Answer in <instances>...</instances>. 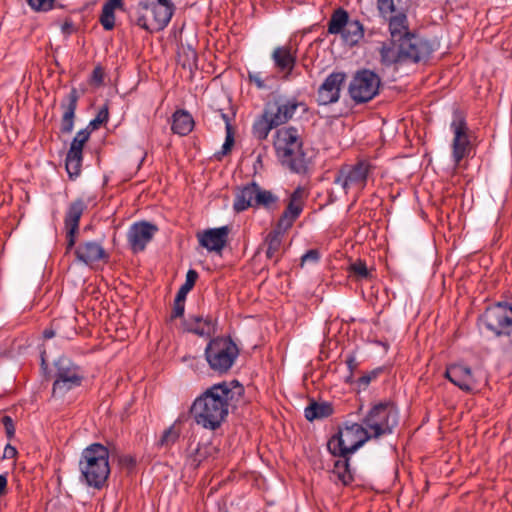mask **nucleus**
<instances>
[{"label": "nucleus", "mask_w": 512, "mask_h": 512, "mask_svg": "<svg viewBox=\"0 0 512 512\" xmlns=\"http://www.w3.org/2000/svg\"><path fill=\"white\" fill-rule=\"evenodd\" d=\"M244 392L236 379L215 383L193 401L190 413L198 425L214 431L226 420L231 402H237Z\"/></svg>", "instance_id": "nucleus-1"}, {"label": "nucleus", "mask_w": 512, "mask_h": 512, "mask_svg": "<svg viewBox=\"0 0 512 512\" xmlns=\"http://www.w3.org/2000/svg\"><path fill=\"white\" fill-rule=\"evenodd\" d=\"M273 148L279 163L290 172L304 175L308 172V161L300 130L295 126H284L275 131Z\"/></svg>", "instance_id": "nucleus-2"}, {"label": "nucleus", "mask_w": 512, "mask_h": 512, "mask_svg": "<svg viewBox=\"0 0 512 512\" xmlns=\"http://www.w3.org/2000/svg\"><path fill=\"white\" fill-rule=\"evenodd\" d=\"M109 456V448L102 443L94 442L85 447L78 462L80 482L98 491L107 487L111 474Z\"/></svg>", "instance_id": "nucleus-3"}, {"label": "nucleus", "mask_w": 512, "mask_h": 512, "mask_svg": "<svg viewBox=\"0 0 512 512\" xmlns=\"http://www.w3.org/2000/svg\"><path fill=\"white\" fill-rule=\"evenodd\" d=\"M174 10L171 0H143L130 12L129 20L150 33L159 32L169 24Z\"/></svg>", "instance_id": "nucleus-4"}, {"label": "nucleus", "mask_w": 512, "mask_h": 512, "mask_svg": "<svg viewBox=\"0 0 512 512\" xmlns=\"http://www.w3.org/2000/svg\"><path fill=\"white\" fill-rule=\"evenodd\" d=\"M370 439V432L363 423L345 422L343 426H338V431L329 438L327 450L332 456L352 455Z\"/></svg>", "instance_id": "nucleus-5"}, {"label": "nucleus", "mask_w": 512, "mask_h": 512, "mask_svg": "<svg viewBox=\"0 0 512 512\" xmlns=\"http://www.w3.org/2000/svg\"><path fill=\"white\" fill-rule=\"evenodd\" d=\"M372 439L394 432L399 424V411L393 401L385 400L372 404L362 419Z\"/></svg>", "instance_id": "nucleus-6"}, {"label": "nucleus", "mask_w": 512, "mask_h": 512, "mask_svg": "<svg viewBox=\"0 0 512 512\" xmlns=\"http://www.w3.org/2000/svg\"><path fill=\"white\" fill-rule=\"evenodd\" d=\"M240 349L230 336H217L209 340L204 356L209 368L218 376L227 374L235 364Z\"/></svg>", "instance_id": "nucleus-7"}, {"label": "nucleus", "mask_w": 512, "mask_h": 512, "mask_svg": "<svg viewBox=\"0 0 512 512\" xmlns=\"http://www.w3.org/2000/svg\"><path fill=\"white\" fill-rule=\"evenodd\" d=\"M477 325L496 338L512 335V302L497 301L488 305L477 318Z\"/></svg>", "instance_id": "nucleus-8"}, {"label": "nucleus", "mask_w": 512, "mask_h": 512, "mask_svg": "<svg viewBox=\"0 0 512 512\" xmlns=\"http://www.w3.org/2000/svg\"><path fill=\"white\" fill-rule=\"evenodd\" d=\"M55 372L52 385L53 397H64L80 387L85 379L84 370L70 358L61 356L54 362Z\"/></svg>", "instance_id": "nucleus-9"}, {"label": "nucleus", "mask_w": 512, "mask_h": 512, "mask_svg": "<svg viewBox=\"0 0 512 512\" xmlns=\"http://www.w3.org/2000/svg\"><path fill=\"white\" fill-rule=\"evenodd\" d=\"M374 168L372 163L366 159H360L353 164H343L335 174L334 183L339 184L345 194H348L351 188L362 191Z\"/></svg>", "instance_id": "nucleus-10"}, {"label": "nucleus", "mask_w": 512, "mask_h": 512, "mask_svg": "<svg viewBox=\"0 0 512 512\" xmlns=\"http://www.w3.org/2000/svg\"><path fill=\"white\" fill-rule=\"evenodd\" d=\"M380 87V76L370 69L363 68L354 74L348 93L356 104H363L375 98L379 94Z\"/></svg>", "instance_id": "nucleus-11"}, {"label": "nucleus", "mask_w": 512, "mask_h": 512, "mask_svg": "<svg viewBox=\"0 0 512 512\" xmlns=\"http://www.w3.org/2000/svg\"><path fill=\"white\" fill-rule=\"evenodd\" d=\"M450 129L454 134L451 145L452 159L455 167H458L461 161L470 155L472 150L471 131L466 121V114L462 110L455 109L453 111Z\"/></svg>", "instance_id": "nucleus-12"}, {"label": "nucleus", "mask_w": 512, "mask_h": 512, "mask_svg": "<svg viewBox=\"0 0 512 512\" xmlns=\"http://www.w3.org/2000/svg\"><path fill=\"white\" fill-rule=\"evenodd\" d=\"M398 46L401 48L404 62L419 63L427 61L437 49L438 44L435 40L426 39L411 33L398 42Z\"/></svg>", "instance_id": "nucleus-13"}, {"label": "nucleus", "mask_w": 512, "mask_h": 512, "mask_svg": "<svg viewBox=\"0 0 512 512\" xmlns=\"http://www.w3.org/2000/svg\"><path fill=\"white\" fill-rule=\"evenodd\" d=\"M86 209V202L82 198H77L69 204L66 210L64 217V227L66 230V253H69L76 244L80 219Z\"/></svg>", "instance_id": "nucleus-14"}, {"label": "nucleus", "mask_w": 512, "mask_h": 512, "mask_svg": "<svg viewBox=\"0 0 512 512\" xmlns=\"http://www.w3.org/2000/svg\"><path fill=\"white\" fill-rule=\"evenodd\" d=\"M307 197L308 193L304 187L298 186L294 189L289 196L287 206L276 223L281 229H290L293 226L303 212Z\"/></svg>", "instance_id": "nucleus-15"}, {"label": "nucleus", "mask_w": 512, "mask_h": 512, "mask_svg": "<svg viewBox=\"0 0 512 512\" xmlns=\"http://www.w3.org/2000/svg\"><path fill=\"white\" fill-rule=\"evenodd\" d=\"M74 248L76 261L85 265L91 266L96 262L107 264L110 261V254L104 249L102 242L84 240Z\"/></svg>", "instance_id": "nucleus-16"}, {"label": "nucleus", "mask_w": 512, "mask_h": 512, "mask_svg": "<svg viewBox=\"0 0 512 512\" xmlns=\"http://www.w3.org/2000/svg\"><path fill=\"white\" fill-rule=\"evenodd\" d=\"M230 232L231 228L225 225L197 232L196 237L201 247L205 248L208 252H215L221 255L229 242Z\"/></svg>", "instance_id": "nucleus-17"}, {"label": "nucleus", "mask_w": 512, "mask_h": 512, "mask_svg": "<svg viewBox=\"0 0 512 512\" xmlns=\"http://www.w3.org/2000/svg\"><path fill=\"white\" fill-rule=\"evenodd\" d=\"M157 231L158 227L150 222L138 221L133 223L127 232V240L132 252L144 251Z\"/></svg>", "instance_id": "nucleus-18"}, {"label": "nucleus", "mask_w": 512, "mask_h": 512, "mask_svg": "<svg viewBox=\"0 0 512 512\" xmlns=\"http://www.w3.org/2000/svg\"><path fill=\"white\" fill-rule=\"evenodd\" d=\"M297 48L290 42L274 48L271 58L275 69L283 74L284 80H289L297 64Z\"/></svg>", "instance_id": "nucleus-19"}, {"label": "nucleus", "mask_w": 512, "mask_h": 512, "mask_svg": "<svg viewBox=\"0 0 512 512\" xmlns=\"http://www.w3.org/2000/svg\"><path fill=\"white\" fill-rule=\"evenodd\" d=\"M346 80L344 72H332L317 90V103L319 105H329L338 102L341 93V87Z\"/></svg>", "instance_id": "nucleus-20"}, {"label": "nucleus", "mask_w": 512, "mask_h": 512, "mask_svg": "<svg viewBox=\"0 0 512 512\" xmlns=\"http://www.w3.org/2000/svg\"><path fill=\"white\" fill-rule=\"evenodd\" d=\"M444 377L464 392H471L476 385L472 369L464 363L448 365Z\"/></svg>", "instance_id": "nucleus-21"}, {"label": "nucleus", "mask_w": 512, "mask_h": 512, "mask_svg": "<svg viewBox=\"0 0 512 512\" xmlns=\"http://www.w3.org/2000/svg\"><path fill=\"white\" fill-rule=\"evenodd\" d=\"M79 99V92L75 87H73L60 103V108L63 111L60 123V132L62 134H69L74 128L76 109Z\"/></svg>", "instance_id": "nucleus-22"}, {"label": "nucleus", "mask_w": 512, "mask_h": 512, "mask_svg": "<svg viewBox=\"0 0 512 512\" xmlns=\"http://www.w3.org/2000/svg\"><path fill=\"white\" fill-rule=\"evenodd\" d=\"M301 105L296 98L288 99L285 102L275 101L274 106L276 110L272 108L270 103V117L277 127L288 123L294 116L297 108Z\"/></svg>", "instance_id": "nucleus-23"}, {"label": "nucleus", "mask_w": 512, "mask_h": 512, "mask_svg": "<svg viewBox=\"0 0 512 512\" xmlns=\"http://www.w3.org/2000/svg\"><path fill=\"white\" fill-rule=\"evenodd\" d=\"M258 184L252 181L235 189V197L233 202V210L236 213L246 211L248 208H254Z\"/></svg>", "instance_id": "nucleus-24"}, {"label": "nucleus", "mask_w": 512, "mask_h": 512, "mask_svg": "<svg viewBox=\"0 0 512 512\" xmlns=\"http://www.w3.org/2000/svg\"><path fill=\"white\" fill-rule=\"evenodd\" d=\"M408 11H402L388 15V29L390 39L400 42L412 32L409 30V22L407 18Z\"/></svg>", "instance_id": "nucleus-25"}, {"label": "nucleus", "mask_w": 512, "mask_h": 512, "mask_svg": "<svg viewBox=\"0 0 512 512\" xmlns=\"http://www.w3.org/2000/svg\"><path fill=\"white\" fill-rule=\"evenodd\" d=\"M274 128H277V126L270 117V103H267L262 114L253 122L252 135L258 141H264L267 139L270 131Z\"/></svg>", "instance_id": "nucleus-26"}, {"label": "nucleus", "mask_w": 512, "mask_h": 512, "mask_svg": "<svg viewBox=\"0 0 512 512\" xmlns=\"http://www.w3.org/2000/svg\"><path fill=\"white\" fill-rule=\"evenodd\" d=\"M287 230L288 229H281L276 224L275 228L267 234V236L264 240V244L267 247L266 252H265L266 257L268 259L275 258L274 264H277L281 259V255L279 254V251L282 246V237Z\"/></svg>", "instance_id": "nucleus-27"}, {"label": "nucleus", "mask_w": 512, "mask_h": 512, "mask_svg": "<svg viewBox=\"0 0 512 512\" xmlns=\"http://www.w3.org/2000/svg\"><path fill=\"white\" fill-rule=\"evenodd\" d=\"M380 62L386 67L394 64L403 63L401 48L398 46V41L389 39L383 42L379 48Z\"/></svg>", "instance_id": "nucleus-28"}, {"label": "nucleus", "mask_w": 512, "mask_h": 512, "mask_svg": "<svg viewBox=\"0 0 512 512\" xmlns=\"http://www.w3.org/2000/svg\"><path fill=\"white\" fill-rule=\"evenodd\" d=\"M194 125V119L188 111L178 109L172 114L171 130L174 134L186 136L193 130Z\"/></svg>", "instance_id": "nucleus-29"}, {"label": "nucleus", "mask_w": 512, "mask_h": 512, "mask_svg": "<svg viewBox=\"0 0 512 512\" xmlns=\"http://www.w3.org/2000/svg\"><path fill=\"white\" fill-rule=\"evenodd\" d=\"M338 459L334 462L332 473L336 475L338 481L343 486L351 485L355 478L350 466L351 455L337 456Z\"/></svg>", "instance_id": "nucleus-30"}, {"label": "nucleus", "mask_w": 512, "mask_h": 512, "mask_svg": "<svg viewBox=\"0 0 512 512\" xmlns=\"http://www.w3.org/2000/svg\"><path fill=\"white\" fill-rule=\"evenodd\" d=\"M334 413L333 405L329 402H316L312 400L304 410L305 418L312 422L318 419L328 418Z\"/></svg>", "instance_id": "nucleus-31"}, {"label": "nucleus", "mask_w": 512, "mask_h": 512, "mask_svg": "<svg viewBox=\"0 0 512 512\" xmlns=\"http://www.w3.org/2000/svg\"><path fill=\"white\" fill-rule=\"evenodd\" d=\"M349 13L343 7L336 8L328 21L327 32L328 34L337 35L344 32L345 26L349 24Z\"/></svg>", "instance_id": "nucleus-32"}, {"label": "nucleus", "mask_w": 512, "mask_h": 512, "mask_svg": "<svg viewBox=\"0 0 512 512\" xmlns=\"http://www.w3.org/2000/svg\"><path fill=\"white\" fill-rule=\"evenodd\" d=\"M364 26L358 19H350L349 24L345 26L341 37L350 47L356 46L364 38Z\"/></svg>", "instance_id": "nucleus-33"}, {"label": "nucleus", "mask_w": 512, "mask_h": 512, "mask_svg": "<svg viewBox=\"0 0 512 512\" xmlns=\"http://www.w3.org/2000/svg\"><path fill=\"white\" fill-rule=\"evenodd\" d=\"M411 0H377L379 15L386 19L388 15L408 11Z\"/></svg>", "instance_id": "nucleus-34"}, {"label": "nucleus", "mask_w": 512, "mask_h": 512, "mask_svg": "<svg viewBox=\"0 0 512 512\" xmlns=\"http://www.w3.org/2000/svg\"><path fill=\"white\" fill-rule=\"evenodd\" d=\"M198 54L197 51L191 46L181 45L177 53V63L183 69H188L190 72L197 69Z\"/></svg>", "instance_id": "nucleus-35"}, {"label": "nucleus", "mask_w": 512, "mask_h": 512, "mask_svg": "<svg viewBox=\"0 0 512 512\" xmlns=\"http://www.w3.org/2000/svg\"><path fill=\"white\" fill-rule=\"evenodd\" d=\"M83 153L68 150L65 158V169L70 180H76L82 171Z\"/></svg>", "instance_id": "nucleus-36"}, {"label": "nucleus", "mask_w": 512, "mask_h": 512, "mask_svg": "<svg viewBox=\"0 0 512 512\" xmlns=\"http://www.w3.org/2000/svg\"><path fill=\"white\" fill-rule=\"evenodd\" d=\"M255 195H256V198L254 201V208L263 207L268 210L276 208V205L278 202V197L276 195H274L271 191L263 190L258 185L257 192Z\"/></svg>", "instance_id": "nucleus-37"}, {"label": "nucleus", "mask_w": 512, "mask_h": 512, "mask_svg": "<svg viewBox=\"0 0 512 512\" xmlns=\"http://www.w3.org/2000/svg\"><path fill=\"white\" fill-rule=\"evenodd\" d=\"M180 437V429L176 427V424H172L170 427L165 429L157 442V446L163 448H171Z\"/></svg>", "instance_id": "nucleus-38"}, {"label": "nucleus", "mask_w": 512, "mask_h": 512, "mask_svg": "<svg viewBox=\"0 0 512 512\" xmlns=\"http://www.w3.org/2000/svg\"><path fill=\"white\" fill-rule=\"evenodd\" d=\"M350 276H353L356 280H367L372 277L371 271L367 268L365 261L358 259L351 263L348 267Z\"/></svg>", "instance_id": "nucleus-39"}, {"label": "nucleus", "mask_w": 512, "mask_h": 512, "mask_svg": "<svg viewBox=\"0 0 512 512\" xmlns=\"http://www.w3.org/2000/svg\"><path fill=\"white\" fill-rule=\"evenodd\" d=\"M109 120V104L106 102L103 104L94 119H92L85 127L91 133L99 129L102 125L106 124Z\"/></svg>", "instance_id": "nucleus-40"}, {"label": "nucleus", "mask_w": 512, "mask_h": 512, "mask_svg": "<svg viewBox=\"0 0 512 512\" xmlns=\"http://www.w3.org/2000/svg\"><path fill=\"white\" fill-rule=\"evenodd\" d=\"M199 277V274L194 269H189L186 274L184 284L179 288L176 297L186 300L187 294L193 289L195 283Z\"/></svg>", "instance_id": "nucleus-41"}, {"label": "nucleus", "mask_w": 512, "mask_h": 512, "mask_svg": "<svg viewBox=\"0 0 512 512\" xmlns=\"http://www.w3.org/2000/svg\"><path fill=\"white\" fill-rule=\"evenodd\" d=\"M91 132L84 128L78 131L70 144V151L83 153V148L90 139Z\"/></svg>", "instance_id": "nucleus-42"}, {"label": "nucleus", "mask_w": 512, "mask_h": 512, "mask_svg": "<svg viewBox=\"0 0 512 512\" xmlns=\"http://www.w3.org/2000/svg\"><path fill=\"white\" fill-rule=\"evenodd\" d=\"M208 456V446H202L200 443H198L197 447L190 453L189 459L195 467H199L200 464L206 460Z\"/></svg>", "instance_id": "nucleus-43"}, {"label": "nucleus", "mask_w": 512, "mask_h": 512, "mask_svg": "<svg viewBox=\"0 0 512 512\" xmlns=\"http://www.w3.org/2000/svg\"><path fill=\"white\" fill-rule=\"evenodd\" d=\"M385 367H377L370 372L365 373L361 377L358 378L357 383L359 387L366 388L371 381L377 379L382 373H384Z\"/></svg>", "instance_id": "nucleus-44"}, {"label": "nucleus", "mask_w": 512, "mask_h": 512, "mask_svg": "<svg viewBox=\"0 0 512 512\" xmlns=\"http://www.w3.org/2000/svg\"><path fill=\"white\" fill-rule=\"evenodd\" d=\"M99 21L106 31L112 30L115 26L114 12L102 7V12Z\"/></svg>", "instance_id": "nucleus-45"}, {"label": "nucleus", "mask_w": 512, "mask_h": 512, "mask_svg": "<svg viewBox=\"0 0 512 512\" xmlns=\"http://www.w3.org/2000/svg\"><path fill=\"white\" fill-rule=\"evenodd\" d=\"M234 132H228L226 133V138H225V142L223 143L222 145V148L220 151H218L217 153H215V157L217 160H221V158L225 155H227L228 153L231 152L232 150V147L234 145Z\"/></svg>", "instance_id": "nucleus-46"}, {"label": "nucleus", "mask_w": 512, "mask_h": 512, "mask_svg": "<svg viewBox=\"0 0 512 512\" xmlns=\"http://www.w3.org/2000/svg\"><path fill=\"white\" fill-rule=\"evenodd\" d=\"M345 363H346V365L348 367V370H349V375L346 378V382L347 383H352L353 382L354 371L359 366V362L357 361V358H356L354 352L349 353L346 356Z\"/></svg>", "instance_id": "nucleus-47"}, {"label": "nucleus", "mask_w": 512, "mask_h": 512, "mask_svg": "<svg viewBox=\"0 0 512 512\" xmlns=\"http://www.w3.org/2000/svg\"><path fill=\"white\" fill-rule=\"evenodd\" d=\"M55 0H27L29 6L35 11H49L53 8Z\"/></svg>", "instance_id": "nucleus-48"}, {"label": "nucleus", "mask_w": 512, "mask_h": 512, "mask_svg": "<svg viewBox=\"0 0 512 512\" xmlns=\"http://www.w3.org/2000/svg\"><path fill=\"white\" fill-rule=\"evenodd\" d=\"M185 311V300L175 296L170 321L183 317Z\"/></svg>", "instance_id": "nucleus-49"}, {"label": "nucleus", "mask_w": 512, "mask_h": 512, "mask_svg": "<svg viewBox=\"0 0 512 512\" xmlns=\"http://www.w3.org/2000/svg\"><path fill=\"white\" fill-rule=\"evenodd\" d=\"M1 423L4 426L5 434L8 440H12L15 437V423L11 416L4 415L1 418Z\"/></svg>", "instance_id": "nucleus-50"}, {"label": "nucleus", "mask_w": 512, "mask_h": 512, "mask_svg": "<svg viewBox=\"0 0 512 512\" xmlns=\"http://www.w3.org/2000/svg\"><path fill=\"white\" fill-rule=\"evenodd\" d=\"M136 463V458L132 455H121L118 457L119 466L126 469L129 473L135 469Z\"/></svg>", "instance_id": "nucleus-51"}, {"label": "nucleus", "mask_w": 512, "mask_h": 512, "mask_svg": "<svg viewBox=\"0 0 512 512\" xmlns=\"http://www.w3.org/2000/svg\"><path fill=\"white\" fill-rule=\"evenodd\" d=\"M105 72L102 66L97 65L91 74L90 83L99 87L104 83Z\"/></svg>", "instance_id": "nucleus-52"}, {"label": "nucleus", "mask_w": 512, "mask_h": 512, "mask_svg": "<svg viewBox=\"0 0 512 512\" xmlns=\"http://www.w3.org/2000/svg\"><path fill=\"white\" fill-rule=\"evenodd\" d=\"M320 260V252L318 249H310L301 257V265L305 262L317 263Z\"/></svg>", "instance_id": "nucleus-53"}, {"label": "nucleus", "mask_w": 512, "mask_h": 512, "mask_svg": "<svg viewBox=\"0 0 512 512\" xmlns=\"http://www.w3.org/2000/svg\"><path fill=\"white\" fill-rule=\"evenodd\" d=\"M184 329L185 331L191 332L198 336H210V332L205 331L204 328H201L199 326V324H191L190 322H184Z\"/></svg>", "instance_id": "nucleus-54"}, {"label": "nucleus", "mask_w": 512, "mask_h": 512, "mask_svg": "<svg viewBox=\"0 0 512 512\" xmlns=\"http://www.w3.org/2000/svg\"><path fill=\"white\" fill-rule=\"evenodd\" d=\"M248 79L250 82L254 83L258 89L266 88L264 80L257 73H248Z\"/></svg>", "instance_id": "nucleus-55"}, {"label": "nucleus", "mask_w": 512, "mask_h": 512, "mask_svg": "<svg viewBox=\"0 0 512 512\" xmlns=\"http://www.w3.org/2000/svg\"><path fill=\"white\" fill-rule=\"evenodd\" d=\"M123 0H107L102 7L115 12L116 9H123Z\"/></svg>", "instance_id": "nucleus-56"}, {"label": "nucleus", "mask_w": 512, "mask_h": 512, "mask_svg": "<svg viewBox=\"0 0 512 512\" xmlns=\"http://www.w3.org/2000/svg\"><path fill=\"white\" fill-rule=\"evenodd\" d=\"M17 454V449L8 443L4 448L3 458L13 459L17 456Z\"/></svg>", "instance_id": "nucleus-57"}, {"label": "nucleus", "mask_w": 512, "mask_h": 512, "mask_svg": "<svg viewBox=\"0 0 512 512\" xmlns=\"http://www.w3.org/2000/svg\"><path fill=\"white\" fill-rule=\"evenodd\" d=\"M220 112H221V118L225 122L226 133L234 132V129L231 124V117L228 114L224 113L222 110H220Z\"/></svg>", "instance_id": "nucleus-58"}, {"label": "nucleus", "mask_w": 512, "mask_h": 512, "mask_svg": "<svg viewBox=\"0 0 512 512\" xmlns=\"http://www.w3.org/2000/svg\"><path fill=\"white\" fill-rule=\"evenodd\" d=\"M7 488V477L5 475H0V496L5 494Z\"/></svg>", "instance_id": "nucleus-59"}, {"label": "nucleus", "mask_w": 512, "mask_h": 512, "mask_svg": "<svg viewBox=\"0 0 512 512\" xmlns=\"http://www.w3.org/2000/svg\"><path fill=\"white\" fill-rule=\"evenodd\" d=\"M40 358H41V368H42V370L46 371L48 369V363L46 360V351L45 350L41 351Z\"/></svg>", "instance_id": "nucleus-60"}, {"label": "nucleus", "mask_w": 512, "mask_h": 512, "mask_svg": "<svg viewBox=\"0 0 512 512\" xmlns=\"http://www.w3.org/2000/svg\"><path fill=\"white\" fill-rule=\"evenodd\" d=\"M509 338L508 343L503 347V352L506 355L512 356V335Z\"/></svg>", "instance_id": "nucleus-61"}, {"label": "nucleus", "mask_w": 512, "mask_h": 512, "mask_svg": "<svg viewBox=\"0 0 512 512\" xmlns=\"http://www.w3.org/2000/svg\"><path fill=\"white\" fill-rule=\"evenodd\" d=\"M55 336V330L53 327L47 328L43 331V338L44 339H51Z\"/></svg>", "instance_id": "nucleus-62"}, {"label": "nucleus", "mask_w": 512, "mask_h": 512, "mask_svg": "<svg viewBox=\"0 0 512 512\" xmlns=\"http://www.w3.org/2000/svg\"><path fill=\"white\" fill-rule=\"evenodd\" d=\"M72 28V22L71 21H65L64 24L62 25V31L64 33H70V30Z\"/></svg>", "instance_id": "nucleus-63"}, {"label": "nucleus", "mask_w": 512, "mask_h": 512, "mask_svg": "<svg viewBox=\"0 0 512 512\" xmlns=\"http://www.w3.org/2000/svg\"><path fill=\"white\" fill-rule=\"evenodd\" d=\"M191 324H200L202 322V318L199 316L190 317L189 321Z\"/></svg>", "instance_id": "nucleus-64"}]
</instances>
